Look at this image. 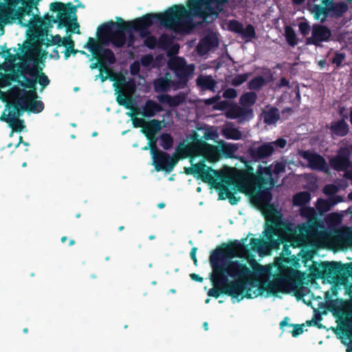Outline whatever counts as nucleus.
<instances>
[{"instance_id":"f257e3e1","label":"nucleus","mask_w":352,"mask_h":352,"mask_svg":"<svg viewBox=\"0 0 352 352\" xmlns=\"http://www.w3.org/2000/svg\"><path fill=\"white\" fill-rule=\"evenodd\" d=\"M7 4L0 2V29L3 31V25L11 23L18 20L23 27H36L37 32L42 36H47L50 28L53 23H57V28L66 27L67 30L80 34L79 24L77 21V8L80 5L74 6L69 2H53L50 5V9L54 12H58L56 18L48 13L43 19L35 16L32 10L36 8L41 0H6Z\"/></svg>"},{"instance_id":"f03ea898","label":"nucleus","mask_w":352,"mask_h":352,"mask_svg":"<svg viewBox=\"0 0 352 352\" xmlns=\"http://www.w3.org/2000/svg\"><path fill=\"white\" fill-rule=\"evenodd\" d=\"M242 240L223 243L210 252L212 268L210 280L212 287L207 294L218 298L221 294L232 298L233 302L242 300Z\"/></svg>"},{"instance_id":"7ed1b4c3","label":"nucleus","mask_w":352,"mask_h":352,"mask_svg":"<svg viewBox=\"0 0 352 352\" xmlns=\"http://www.w3.org/2000/svg\"><path fill=\"white\" fill-rule=\"evenodd\" d=\"M154 19L175 32H188L193 28L191 12L182 5H173L163 13L146 14L126 23L130 31L138 32L144 38L151 34L148 28Z\"/></svg>"},{"instance_id":"20e7f679","label":"nucleus","mask_w":352,"mask_h":352,"mask_svg":"<svg viewBox=\"0 0 352 352\" xmlns=\"http://www.w3.org/2000/svg\"><path fill=\"white\" fill-rule=\"evenodd\" d=\"M243 194L250 197L251 204L255 208L274 205L271 203V190L275 185L271 167L263 168L258 166L256 173L254 168L243 158Z\"/></svg>"},{"instance_id":"39448f33","label":"nucleus","mask_w":352,"mask_h":352,"mask_svg":"<svg viewBox=\"0 0 352 352\" xmlns=\"http://www.w3.org/2000/svg\"><path fill=\"white\" fill-rule=\"evenodd\" d=\"M265 219V228L263 231L265 239L252 238L250 241V250L258 252L259 254H268L272 250H278L280 245H284L283 250L286 254H289L280 228L276 223L277 220V210L274 205H268L256 208ZM247 238H243V261L249 258L250 249L245 244Z\"/></svg>"},{"instance_id":"423d86ee","label":"nucleus","mask_w":352,"mask_h":352,"mask_svg":"<svg viewBox=\"0 0 352 352\" xmlns=\"http://www.w3.org/2000/svg\"><path fill=\"white\" fill-rule=\"evenodd\" d=\"M185 173L219 189V197L223 199V194H225L232 205L235 202L232 201V192L228 187L233 186L237 192H242V169L238 170L235 177L223 171L214 170L204 164V161H200L197 164H192L191 167L185 168Z\"/></svg>"},{"instance_id":"0eeeda50","label":"nucleus","mask_w":352,"mask_h":352,"mask_svg":"<svg viewBox=\"0 0 352 352\" xmlns=\"http://www.w3.org/2000/svg\"><path fill=\"white\" fill-rule=\"evenodd\" d=\"M278 222L276 226L280 228L285 244L289 243L294 248L304 246L310 237L314 236L317 231L319 225L304 223L298 225L294 229L291 224L284 222L282 216L277 213Z\"/></svg>"},{"instance_id":"6e6552de","label":"nucleus","mask_w":352,"mask_h":352,"mask_svg":"<svg viewBox=\"0 0 352 352\" xmlns=\"http://www.w3.org/2000/svg\"><path fill=\"white\" fill-rule=\"evenodd\" d=\"M302 281L300 278L293 276H288L283 274L278 275L273 280L265 283H254L252 287H256L258 292H254V297L266 290L269 294H276L278 292L289 293L291 290L295 292L298 298H302L304 294L300 292Z\"/></svg>"},{"instance_id":"1a4fd4ad","label":"nucleus","mask_w":352,"mask_h":352,"mask_svg":"<svg viewBox=\"0 0 352 352\" xmlns=\"http://www.w3.org/2000/svg\"><path fill=\"white\" fill-rule=\"evenodd\" d=\"M118 21H111L98 28V38L104 45L111 43L116 47H122L126 43V32H130L126 21L118 17Z\"/></svg>"},{"instance_id":"9d476101","label":"nucleus","mask_w":352,"mask_h":352,"mask_svg":"<svg viewBox=\"0 0 352 352\" xmlns=\"http://www.w3.org/2000/svg\"><path fill=\"white\" fill-rule=\"evenodd\" d=\"M229 0H188V11L191 12L192 19L198 16L209 23L214 21L223 6Z\"/></svg>"},{"instance_id":"9b49d317","label":"nucleus","mask_w":352,"mask_h":352,"mask_svg":"<svg viewBox=\"0 0 352 352\" xmlns=\"http://www.w3.org/2000/svg\"><path fill=\"white\" fill-rule=\"evenodd\" d=\"M168 68L173 72L176 80H174V89H184L192 78L195 66L193 64L188 65L184 58L176 56L168 62Z\"/></svg>"},{"instance_id":"f8f14e48","label":"nucleus","mask_w":352,"mask_h":352,"mask_svg":"<svg viewBox=\"0 0 352 352\" xmlns=\"http://www.w3.org/2000/svg\"><path fill=\"white\" fill-rule=\"evenodd\" d=\"M183 151L188 155L202 156L204 162L215 163L221 158L219 146L212 145L206 141H199L184 147Z\"/></svg>"},{"instance_id":"ddd939ff","label":"nucleus","mask_w":352,"mask_h":352,"mask_svg":"<svg viewBox=\"0 0 352 352\" xmlns=\"http://www.w3.org/2000/svg\"><path fill=\"white\" fill-rule=\"evenodd\" d=\"M287 144V141L283 138L262 144H254L248 150V154L251 160L258 162L270 157L276 148H283Z\"/></svg>"},{"instance_id":"4468645a","label":"nucleus","mask_w":352,"mask_h":352,"mask_svg":"<svg viewBox=\"0 0 352 352\" xmlns=\"http://www.w3.org/2000/svg\"><path fill=\"white\" fill-rule=\"evenodd\" d=\"M151 153L153 159V164L157 171L164 170L171 172L178 162V159L157 148L155 141L150 144Z\"/></svg>"},{"instance_id":"2eb2a0df","label":"nucleus","mask_w":352,"mask_h":352,"mask_svg":"<svg viewBox=\"0 0 352 352\" xmlns=\"http://www.w3.org/2000/svg\"><path fill=\"white\" fill-rule=\"evenodd\" d=\"M16 97L23 101L25 111L34 113H41L44 109V103L41 100H37L38 94L36 91H26L23 89L15 90Z\"/></svg>"},{"instance_id":"dca6fc26","label":"nucleus","mask_w":352,"mask_h":352,"mask_svg":"<svg viewBox=\"0 0 352 352\" xmlns=\"http://www.w3.org/2000/svg\"><path fill=\"white\" fill-rule=\"evenodd\" d=\"M16 89H19V87L14 86L10 89L9 95L12 100L7 104L8 109H9L8 114L6 115L3 113L0 117V120L6 118H20L25 111L23 101L16 97V94L14 92Z\"/></svg>"},{"instance_id":"f3484780","label":"nucleus","mask_w":352,"mask_h":352,"mask_svg":"<svg viewBox=\"0 0 352 352\" xmlns=\"http://www.w3.org/2000/svg\"><path fill=\"white\" fill-rule=\"evenodd\" d=\"M351 152L347 147H341L337 155L329 160V165L336 171L346 170L351 166Z\"/></svg>"},{"instance_id":"a211bd4d","label":"nucleus","mask_w":352,"mask_h":352,"mask_svg":"<svg viewBox=\"0 0 352 352\" xmlns=\"http://www.w3.org/2000/svg\"><path fill=\"white\" fill-rule=\"evenodd\" d=\"M89 50L94 58H98L99 54L104 56L109 62H113L114 52L109 48H105L104 44L100 41H96L92 37H89L88 41L84 46Z\"/></svg>"},{"instance_id":"6ab92c4d","label":"nucleus","mask_w":352,"mask_h":352,"mask_svg":"<svg viewBox=\"0 0 352 352\" xmlns=\"http://www.w3.org/2000/svg\"><path fill=\"white\" fill-rule=\"evenodd\" d=\"M42 70L43 69L36 63L33 65L32 67H30L28 64L21 65L19 72L22 74H28L34 78L36 80V83L38 82L43 89L50 84V80Z\"/></svg>"},{"instance_id":"aec40b11","label":"nucleus","mask_w":352,"mask_h":352,"mask_svg":"<svg viewBox=\"0 0 352 352\" xmlns=\"http://www.w3.org/2000/svg\"><path fill=\"white\" fill-rule=\"evenodd\" d=\"M299 155L308 162L311 169L321 171H327L328 170L325 159L320 154L310 151H300Z\"/></svg>"},{"instance_id":"412c9836","label":"nucleus","mask_w":352,"mask_h":352,"mask_svg":"<svg viewBox=\"0 0 352 352\" xmlns=\"http://www.w3.org/2000/svg\"><path fill=\"white\" fill-rule=\"evenodd\" d=\"M331 36V30L323 25L316 24L312 27V36L307 38V44L318 46L321 42L328 41Z\"/></svg>"},{"instance_id":"4be33fe9","label":"nucleus","mask_w":352,"mask_h":352,"mask_svg":"<svg viewBox=\"0 0 352 352\" xmlns=\"http://www.w3.org/2000/svg\"><path fill=\"white\" fill-rule=\"evenodd\" d=\"M324 271L329 275L342 274L352 277V263L342 264L340 262L331 261L324 263Z\"/></svg>"},{"instance_id":"5701e85b","label":"nucleus","mask_w":352,"mask_h":352,"mask_svg":"<svg viewBox=\"0 0 352 352\" xmlns=\"http://www.w3.org/2000/svg\"><path fill=\"white\" fill-rule=\"evenodd\" d=\"M153 87L155 91L160 92H167L171 88L174 89V80H171L170 73L167 72L164 76L160 77L154 80Z\"/></svg>"},{"instance_id":"b1692460","label":"nucleus","mask_w":352,"mask_h":352,"mask_svg":"<svg viewBox=\"0 0 352 352\" xmlns=\"http://www.w3.org/2000/svg\"><path fill=\"white\" fill-rule=\"evenodd\" d=\"M327 261L321 262L320 263L313 261L312 265L309 267V274L308 275L309 278L311 280H316L322 278H333V274H328L327 272L324 271V263Z\"/></svg>"},{"instance_id":"393cba45","label":"nucleus","mask_w":352,"mask_h":352,"mask_svg":"<svg viewBox=\"0 0 352 352\" xmlns=\"http://www.w3.org/2000/svg\"><path fill=\"white\" fill-rule=\"evenodd\" d=\"M186 99V94L180 92L179 94L171 96L167 94L158 96V100L162 104H166L170 107H177L183 104Z\"/></svg>"},{"instance_id":"a878e982","label":"nucleus","mask_w":352,"mask_h":352,"mask_svg":"<svg viewBox=\"0 0 352 352\" xmlns=\"http://www.w3.org/2000/svg\"><path fill=\"white\" fill-rule=\"evenodd\" d=\"M161 129V122L158 120L153 119L146 122L144 129H142V132L145 134L147 139L150 140L151 143L155 141V140L153 141V139L155 138V134L159 132Z\"/></svg>"},{"instance_id":"bb28decb","label":"nucleus","mask_w":352,"mask_h":352,"mask_svg":"<svg viewBox=\"0 0 352 352\" xmlns=\"http://www.w3.org/2000/svg\"><path fill=\"white\" fill-rule=\"evenodd\" d=\"M19 70L20 68L17 73L13 76L12 80L18 82L25 89H30L29 91H36V80L34 78H28L25 76L26 74H22Z\"/></svg>"},{"instance_id":"cd10ccee","label":"nucleus","mask_w":352,"mask_h":352,"mask_svg":"<svg viewBox=\"0 0 352 352\" xmlns=\"http://www.w3.org/2000/svg\"><path fill=\"white\" fill-rule=\"evenodd\" d=\"M162 111L163 108L161 104L149 99L146 101L143 107V111L141 113L145 118H151Z\"/></svg>"},{"instance_id":"c85d7f7f","label":"nucleus","mask_w":352,"mask_h":352,"mask_svg":"<svg viewBox=\"0 0 352 352\" xmlns=\"http://www.w3.org/2000/svg\"><path fill=\"white\" fill-rule=\"evenodd\" d=\"M102 54H98V58H92L90 59V60H93L94 59H96L97 60L96 63H93L90 65V68L91 69L98 68L100 72H104L106 74H109V69L108 67V65H113L116 62V58L114 55V60L113 63L109 62L104 56L101 55Z\"/></svg>"},{"instance_id":"c756f323","label":"nucleus","mask_w":352,"mask_h":352,"mask_svg":"<svg viewBox=\"0 0 352 352\" xmlns=\"http://www.w3.org/2000/svg\"><path fill=\"white\" fill-rule=\"evenodd\" d=\"M349 125L344 119L332 122L330 126L331 132L338 136L343 137L349 133Z\"/></svg>"},{"instance_id":"7c9ffc66","label":"nucleus","mask_w":352,"mask_h":352,"mask_svg":"<svg viewBox=\"0 0 352 352\" xmlns=\"http://www.w3.org/2000/svg\"><path fill=\"white\" fill-rule=\"evenodd\" d=\"M197 85L201 90L214 91L216 86V81L211 76L199 75L196 80Z\"/></svg>"},{"instance_id":"2f4dec72","label":"nucleus","mask_w":352,"mask_h":352,"mask_svg":"<svg viewBox=\"0 0 352 352\" xmlns=\"http://www.w3.org/2000/svg\"><path fill=\"white\" fill-rule=\"evenodd\" d=\"M262 117L264 123L268 125L276 124L280 118L279 110L276 107H271L269 110L263 111Z\"/></svg>"},{"instance_id":"473e14b6","label":"nucleus","mask_w":352,"mask_h":352,"mask_svg":"<svg viewBox=\"0 0 352 352\" xmlns=\"http://www.w3.org/2000/svg\"><path fill=\"white\" fill-rule=\"evenodd\" d=\"M311 200V194L308 191H301L294 195L292 198L293 205L294 206L304 207L309 203Z\"/></svg>"},{"instance_id":"72a5a7b5","label":"nucleus","mask_w":352,"mask_h":352,"mask_svg":"<svg viewBox=\"0 0 352 352\" xmlns=\"http://www.w3.org/2000/svg\"><path fill=\"white\" fill-rule=\"evenodd\" d=\"M117 102L120 105L124 106L126 109H130L133 113H127L130 117H133L134 115H138L140 113V110L138 107H135L130 98H126L125 96H120L117 98Z\"/></svg>"},{"instance_id":"f704fd0d","label":"nucleus","mask_w":352,"mask_h":352,"mask_svg":"<svg viewBox=\"0 0 352 352\" xmlns=\"http://www.w3.org/2000/svg\"><path fill=\"white\" fill-rule=\"evenodd\" d=\"M300 214L302 217L307 219L309 223L319 225L316 210L312 207L304 206L300 208Z\"/></svg>"},{"instance_id":"c9c22d12","label":"nucleus","mask_w":352,"mask_h":352,"mask_svg":"<svg viewBox=\"0 0 352 352\" xmlns=\"http://www.w3.org/2000/svg\"><path fill=\"white\" fill-rule=\"evenodd\" d=\"M214 46H215L214 39L212 37L206 36L199 41L196 49L199 54L204 55Z\"/></svg>"},{"instance_id":"e433bc0d","label":"nucleus","mask_w":352,"mask_h":352,"mask_svg":"<svg viewBox=\"0 0 352 352\" xmlns=\"http://www.w3.org/2000/svg\"><path fill=\"white\" fill-rule=\"evenodd\" d=\"M1 121L8 123L9 126L12 129L10 136L12 135L13 131L21 132L25 127L24 120L20 119V118L1 119Z\"/></svg>"},{"instance_id":"4c0bfd02","label":"nucleus","mask_w":352,"mask_h":352,"mask_svg":"<svg viewBox=\"0 0 352 352\" xmlns=\"http://www.w3.org/2000/svg\"><path fill=\"white\" fill-rule=\"evenodd\" d=\"M312 12L314 13V18L317 20H320L322 23L326 21L327 17L330 13L329 8L320 5H314Z\"/></svg>"},{"instance_id":"58836bf2","label":"nucleus","mask_w":352,"mask_h":352,"mask_svg":"<svg viewBox=\"0 0 352 352\" xmlns=\"http://www.w3.org/2000/svg\"><path fill=\"white\" fill-rule=\"evenodd\" d=\"M348 5L344 2H334L329 12H332L331 16L340 17L348 10Z\"/></svg>"},{"instance_id":"ea45409f","label":"nucleus","mask_w":352,"mask_h":352,"mask_svg":"<svg viewBox=\"0 0 352 352\" xmlns=\"http://www.w3.org/2000/svg\"><path fill=\"white\" fill-rule=\"evenodd\" d=\"M173 43V36L167 34H162L157 40V48L162 50H168Z\"/></svg>"},{"instance_id":"a19ab883","label":"nucleus","mask_w":352,"mask_h":352,"mask_svg":"<svg viewBox=\"0 0 352 352\" xmlns=\"http://www.w3.org/2000/svg\"><path fill=\"white\" fill-rule=\"evenodd\" d=\"M285 36L290 46L295 47L298 44L296 34L291 26L287 25L285 28Z\"/></svg>"},{"instance_id":"79ce46f5","label":"nucleus","mask_w":352,"mask_h":352,"mask_svg":"<svg viewBox=\"0 0 352 352\" xmlns=\"http://www.w3.org/2000/svg\"><path fill=\"white\" fill-rule=\"evenodd\" d=\"M267 83L265 79L261 76H257L248 82V88L251 90L258 91Z\"/></svg>"},{"instance_id":"37998d69","label":"nucleus","mask_w":352,"mask_h":352,"mask_svg":"<svg viewBox=\"0 0 352 352\" xmlns=\"http://www.w3.org/2000/svg\"><path fill=\"white\" fill-rule=\"evenodd\" d=\"M221 156L223 155L226 158H232L237 150V147L234 144H224L221 146Z\"/></svg>"},{"instance_id":"c03bdc74","label":"nucleus","mask_w":352,"mask_h":352,"mask_svg":"<svg viewBox=\"0 0 352 352\" xmlns=\"http://www.w3.org/2000/svg\"><path fill=\"white\" fill-rule=\"evenodd\" d=\"M222 132L227 139L239 140L241 139L242 136V133L240 131L230 126L224 128Z\"/></svg>"},{"instance_id":"a18cd8bd","label":"nucleus","mask_w":352,"mask_h":352,"mask_svg":"<svg viewBox=\"0 0 352 352\" xmlns=\"http://www.w3.org/2000/svg\"><path fill=\"white\" fill-rule=\"evenodd\" d=\"M316 207L319 211V212L322 214L330 210L333 206L331 205V203L330 202L329 199H324L320 198L317 201Z\"/></svg>"},{"instance_id":"49530a36","label":"nucleus","mask_w":352,"mask_h":352,"mask_svg":"<svg viewBox=\"0 0 352 352\" xmlns=\"http://www.w3.org/2000/svg\"><path fill=\"white\" fill-rule=\"evenodd\" d=\"M160 145L164 150H169L173 145V138L170 133H163L160 136Z\"/></svg>"},{"instance_id":"de8ad7c7","label":"nucleus","mask_w":352,"mask_h":352,"mask_svg":"<svg viewBox=\"0 0 352 352\" xmlns=\"http://www.w3.org/2000/svg\"><path fill=\"white\" fill-rule=\"evenodd\" d=\"M257 94L254 91L243 93V105L253 106L256 101Z\"/></svg>"},{"instance_id":"09e8293b","label":"nucleus","mask_w":352,"mask_h":352,"mask_svg":"<svg viewBox=\"0 0 352 352\" xmlns=\"http://www.w3.org/2000/svg\"><path fill=\"white\" fill-rule=\"evenodd\" d=\"M256 37L254 27L249 24L245 28H243V41L244 43L250 41L252 38Z\"/></svg>"},{"instance_id":"8fccbe9b","label":"nucleus","mask_w":352,"mask_h":352,"mask_svg":"<svg viewBox=\"0 0 352 352\" xmlns=\"http://www.w3.org/2000/svg\"><path fill=\"white\" fill-rule=\"evenodd\" d=\"M226 116L230 118H238L240 122L242 118V107H231L226 111Z\"/></svg>"},{"instance_id":"3c124183","label":"nucleus","mask_w":352,"mask_h":352,"mask_svg":"<svg viewBox=\"0 0 352 352\" xmlns=\"http://www.w3.org/2000/svg\"><path fill=\"white\" fill-rule=\"evenodd\" d=\"M144 38V44L148 49L153 50L157 47V40L155 36L149 34Z\"/></svg>"},{"instance_id":"603ef678","label":"nucleus","mask_w":352,"mask_h":352,"mask_svg":"<svg viewBox=\"0 0 352 352\" xmlns=\"http://www.w3.org/2000/svg\"><path fill=\"white\" fill-rule=\"evenodd\" d=\"M249 272L250 269L247 267L245 264L243 263V298H253V295L249 292L251 290L250 289H247V280L245 278V274L248 273Z\"/></svg>"},{"instance_id":"864d4df0","label":"nucleus","mask_w":352,"mask_h":352,"mask_svg":"<svg viewBox=\"0 0 352 352\" xmlns=\"http://www.w3.org/2000/svg\"><path fill=\"white\" fill-rule=\"evenodd\" d=\"M346 58V54L344 53L336 52L333 58H332V63L336 65L337 68L341 67L343 60Z\"/></svg>"},{"instance_id":"5fc2aeb1","label":"nucleus","mask_w":352,"mask_h":352,"mask_svg":"<svg viewBox=\"0 0 352 352\" xmlns=\"http://www.w3.org/2000/svg\"><path fill=\"white\" fill-rule=\"evenodd\" d=\"M252 269H253V271L259 274V275H261L263 274L264 271H265V269L264 267L259 265L256 261V260L254 259V258L252 256L251 259H250L249 261Z\"/></svg>"},{"instance_id":"6e6d98bb","label":"nucleus","mask_w":352,"mask_h":352,"mask_svg":"<svg viewBox=\"0 0 352 352\" xmlns=\"http://www.w3.org/2000/svg\"><path fill=\"white\" fill-rule=\"evenodd\" d=\"M338 190V187L335 184H327L323 188V192L325 195L331 197L337 193Z\"/></svg>"},{"instance_id":"4d7b16f0","label":"nucleus","mask_w":352,"mask_h":352,"mask_svg":"<svg viewBox=\"0 0 352 352\" xmlns=\"http://www.w3.org/2000/svg\"><path fill=\"white\" fill-rule=\"evenodd\" d=\"M61 42H63V38L59 34H56L55 36H52L51 39H47V43H45V45L47 47L54 45L60 46Z\"/></svg>"},{"instance_id":"13d9d810","label":"nucleus","mask_w":352,"mask_h":352,"mask_svg":"<svg viewBox=\"0 0 352 352\" xmlns=\"http://www.w3.org/2000/svg\"><path fill=\"white\" fill-rule=\"evenodd\" d=\"M299 31L304 36H306L309 34L311 27L307 21L300 22L298 25Z\"/></svg>"},{"instance_id":"bf43d9fd","label":"nucleus","mask_w":352,"mask_h":352,"mask_svg":"<svg viewBox=\"0 0 352 352\" xmlns=\"http://www.w3.org/2000/svg\"><path fill=\"white\" fill-rule=\"evenodd\" d=\"M153 61V56L151 54H146L140 58V63L144 67H148Z\"/></svg>"},{"instance_id":"052dcab7","label":"nucleus","mask_w":352,"mask_h":352,"mask_svg":"<svg viewBox=\"0 0 352 352\" xmlns=\"http://www.w3.org/2000/svg\"><path fill=\"white\" fill-rule=\"evenodd\" d=\"M290 326L294 327V329L292 331V334L293 337L296 338L303 333V327L305 326L304 324H291Z\"/></svg>"},{"instance_id":"680f3d73","label":"nucleus","mask_w":352,"mask_h":352,"mask_svg":"<svg viewBox=\"0 0 352 352\" xmlns=\"http://www.w3.org/2000/svg\"><path fill=\"white\" fill-rule=\"evenodd\" d=\"M237 96L236 91L233 88H228L223 93V97L227 99H232Z\"/></svg>"},{"instance_id":"e2e57ef3","label":"nucleus","mask_w":352,"mask_h":352,"mask_svg":"<svg viewBox=\"0 0 352 352\" xmlns=\"http://www.w3.org/2000/svg\"><path fill=\"white\" fill-rule=\"evenodd\" d=\"M230 29L239 34H242V23L236 21H232L230 23Z\"/></svg>"},{"instance_id":"0e129e2a","label":"nucleus","mask_w":352,"mask_h":352,"mask_svg":"<svg viewBox=\"0 0 352 352\" xmlns=\"http://www.w3.org/2000/svg\"><path fill=\"white\" fill-rule=\"evenodd\" d=\"M230 107V103L227 100H222L217 102L214 108L217 110H226Z\"/></svg>"},{"instance_id":"69168bd1","label":"nucleus","mask_w":352,"mask_h":352,"mask_svg":"<svg viewBox=\"0 0 352 352\" xmlns=\"http://www.w3.org/2000/svg\"><path fill=\"white\" fill-rule=\"evenodd\" d=\"M254 117V112L252 106H245L243 109V120H250Z\"/></svg>"},{"instance_id":"338daca9","label":"nucleus","mask_w":352,"mask_h":352,"mask_svg":"<svg viewBox=\"0 0 352 352\" xmlns=\"http://www.w3.org/2000/svg\"><path fill=\"white\" fill-rule=\"evenodd\" d=\"M74 41L70 36L63 38V42H61L60 46H64L66 48L70 49V47H74Z\"/></svg>"},{"instance_id":"774afa93","label":"nucleus","mask_w":352,"mask_h":352,"mask_svg":"<svg viewBox=\"0 0 352 352\" xmlns=\"http://www.w3.org/2000/svg\"><path fill=\"white\" fill-rule=\"evenodd\" d=\"M285 170V166L281 162H276L274 166L273 172L274 174L278 175L280 173L284 172Z\"/></svg>"}]
</instances>
